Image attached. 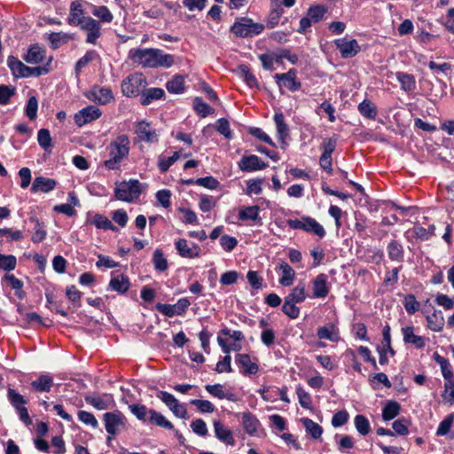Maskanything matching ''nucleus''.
<instances>
[{
  "label": "nucleus",
  "mask_w": 454,
  "mask_h": 454,
  "mask_svg": "<svg viewBox=\"0 0 454 454\" xmlns=\"http://www.w3.org/2000/svg\"><path fill=\"white\" fill-rule=\"evenodd\" d=\"M129 58L145 68L170 67L174 65V56L165 54L160 49H131L129 51Z\"/></svg>",
  "instance_id": "f257e3e1"
},
{
  "label": "nucleus",
  "mask_w": 454,
  "mask_h": 454,
  "mask_svg": "<svg viewBox=\"0 0 454 454\" xmlns=\"http://www.w3.org/2000/svg\"><path fill=\"white\" fill-rule=\"evenodd\" d=\"M129 145L127 135H120L111 141L107 146L109 158L104 161V166L111 170L119 169L121 161L129 156Z\"/></svg>",
  "instance_id": "f03ea898"
},
{
  "label": "nucleus",
  "mask_w": 454,
  "mask_h": 454,
  "mask_svg": "<svg viewBox=\"0 0 454 454\" xmlns=\"http://www.w3.org/2000/svg\"><path fill=\"white\" fill-rule=\"evenodd\" d=\"M141 193V184L137 179L123 181L114 190L116 199L126 202L138 199Z\"/></svg>",
  "instance_id": "7ed1b4c3"
},
{
  "label": "nucleus",
  "mask_w": 454,
  "mask_h": 454,
  "mask_svg": "<svg viewBox=\"0 0 454 454\" xmlns=\"http://www.w3.org/2000/svg\"><path fill=\"white\" fill-rule=\"evenodd\" d=\"M146 84V79L142 73H134L122 81L121 91L126 97H137L141 95Z\"/></svg>",
  "instance_id": "20e7f679"
},
{
  "label": "nucleus",
  "mask_w": 454,
  "mask_h": 454,
  "mask_svg": "<svg viewBox=\"0 0 454 454\" xmlns=\"http://www.w3.org/2000/svg\"><path fill=\"white\" fill-rule=\"evenodd\" d=\"M286 223L287 225L294 230H303L320 238L325 235L324 227L315 219L309 216H303L301 219H289Z\"/></svg>",
  "instance_id": "39448f33"
},
{
  "label": "nucleus",
  "mask_w": 454,
  "mask_h": 454,
  "mask_svg": "<svg viewBox=\"0 0 454 454\" xmlns=\"http://www.w3.org/2000/svg\"><path fill=\"white\" fill-rule=\"evenodd\" d=\"M264 27L262 24L254 23L250 19H241L231 27V31L239 37H247L258 35L262 32Z\"/></svg>",
  "instance_id": "423d86ee"
},
{
  "label": "nucleus",
  "mask_w": 454,
  "mask_h": 454,
  "mask_svg": "<svg viewBox=\"0 0 454 454\" xmlns=\"http://www.w3.org/2000/svg\"><path fill=\"white\" fill-rule=\"evenodd\" d=\"M296 74V70L292 68L287 73L276 74L274 78L280 90L284 86L291 91H296L301 86V82L297 80Z\"/></svg>",
  "instance_id": "0eeeda50"
},
{
  "label": "nucleus",
  "mask_w": 454,
  "mask_h": 454,
  "mask_svg": "<svg viewBox=\"0 0 454 454\" xmlns=\"http://www.w3.org/2000/svg\"><path fill=\"white\" fill-rule=\"evenodd\" d=\"M79 27L87 32L86 43L96 44L97 40L101 36V27L99 21L91 17H87Z\"/></svg>",
  "instance_id": "6e6552de"
},
{
  "label": "nucleus",
  "mask_w": 454,
  "mask_h": 454,
  "mask_svg": "<svg viewBox=\"0 0 454 454\" xmlns=\"http://www.w3.org/2000/svg\"><path fill=\"white\" fill-rule=\"evenodd\" d=\"M158 398H160L176 417L185 419L187 414L186 408L183 404H180L178 400L172 394L166 391H160Z\"/></svg>",
  "instance_id": "1a4fd4ad"
},
{
  "label": "nucleus",
  "mask_w": 454,
  "mask_h": 454,
  "mask_svg": "<svg viewBox=\"0 0 454 454\" xmlns=\"http://www.w3.org/2000/svg\"><path fill=\"white\" fill-rule=\"evenodd\" d=\"M337 49L344 59L356 56L360 51V45L355 39L348 40L347 38H340L334 41Z\"/></svg>",
  "instance_id": "9d476101"
},
{
  "label": "nucleus",
  "mask_w": 454,
  "mask_h": 454,
  "mask_svg": "<svg viewBox=\"0 0 454 454\" xmlns=\"http://www.w3.org/2000/svg\"><path fill=\"white\" fill-rule=\"evenodd\" d=\"M101 116V111L95 106H88L74 114V122L82 127Z\"/></svg>",
  "instance_id": "9b49d317"
},
{
  "label": "nucleus",
  "mask_w": 454,
  "mask_h": 454,
  "mask_svg": "<svg viewBox=\"0 0 454 454\" xmlns=\"http://www.w3.org/2000/svg\"><path fill=\"white\" fill-rule=\"evenodd\" d=\"M124 416L119 412H106L104 414L105 427L108 434H115L124 427Z\"/></svg>",
  "instance_id": "f8f14e48"
},
{
  "label": "nucleus",
  "mask_w": 454,
  "mask_h": 454,
  "mask_svg": "<svg viewBox=\"0 0 454 454\" xmlns=\"http://www.w3.org/2000/svg\"><path fill=\"white\" fill-rule=\"evenodd\" d=\"M382 345L377 348L380 355V364H386L388 362L387 353L389 352L392 356L395 355V350L391 346L390 326L386 325L382 331Z\"/></svg>",
  "instance_id": "ddd939ff"
},
{
  "label": "nucleus",
  "mask_w": 454,
  "mask_h": 454,
  "mask_svg": "<svg viewBox=\"0 0 454 454\" xmlns=\"http://www.w3.org/2000/svg\"><path fill=\"white\" fill-rule=\"evenodd\" d=\"M88 16L84 15L82 2L81 0L72 1L70 4L67 23L70 26L79 27Z\"/></svg>",
  "instance_id": "4468645a"
},
{
  "label": "nucleus",
  "mask_w": 454,
  "mask_h": 454,
  "mask_svg": "<svg viewBox=\"0 0 454 454\" xmlns=\"http://www.w3.org/2000/svg\"><path fill=\"white\" fill-rule=\"evenodd\" d=\"M87 98L93 102L106 105L114 99V95L110 89L96 86L87 94Z\"/></svg>",
  "instance_id": "2eb2a0df"
},
{
  "label": "nucleus",
  "mask_w": 454,
  "mask_h": 454,
  "mask_svg": "<svg viewBox=\"0 0 454 454\" xmlns=\"http://www.w3.org/2000/svg\"><path fill=\"white\" fill-rule=\"evenodd\" d=\"M312 290L314 298H325L330 292L328 277L323 273L318 274L312 280Z\"/></svg>",
  "instance_id": "dca6fc26"
},
{
  "label": "nucleus",
  "mask_w": 454,
  "mask_h": 454,
  "mask_svg": "<svg viewBox=\"0 0 454 454\" xmlns=\"http://www.w3.org/2000/svg\"><path fill=\"white\" fill-rule=\"evenodd\" d=\"M239 167L242 171H254L264 169L268 167V163L261 161L256 155L244 156L239 162Z\"/></svg>",
  "instance_id": "f3484780"
},
{
  "label": "nucleus",
  "mask_w": 454,
  "mask_h": 454,
  "mask_svg": "<svg viewBox=\"0 0 454 454\" xmlns=\"http://www.w3.org/2000/svg\"><path fill=\"white\" fill-rule=\"evenodd\" d=\"M138 138L145 142L154 143L158 141V135L150 128L149 123L145 121L138 122L135 129Z\"/></svg>",
  "instance_id": "a211bd4d"
},
{
  "label": "nucleus",
  "mask_w": 454,
  "mask_h": 454,
  "mask_svg": "<svg viewBox=\"0 0 454 454\" xmlns=\"http://www.w3.org/2000/svg\"><path fill=\"white\" fill-rule=\"evenodd\" d=\"M176 248L183 257L194 258L200 254V247L197 245L188 246L187 240L180 239L176 242Z\"/></svg>",
  "instance_id": "6ab92c4d"
},
{
  "label": "nucleus",
  "mask_w": 454,
  "mask_h": 454,
  "mask_svg": "<svg viewBox=\"0 0 454 454\" xmlns=\"http://www.w3.org/2000/svg\"><path fill=\"white\" fill-rule=\"evenodd\" d=\"M214 430L215 436L221 442H224L227 445L234 444L232 432L228 427H226L222 422L218 420L214 421Z\"/></svg>",
  "instance_id": "aec40b11"
},
{
  "label": "nucleus",
  "mask_w": 454,
  "mask_h": 454,
  "mask_svg": "<svg viewBox=\"0 0 454 454\" xmlns=\"http://www.w3.org/2000/svg\"><path fill=\"white\" fill-rule=\"evenodd\" d=\"M237 364L243 369V374L251 375L258 372V365L256 363L251 361V358L247 354H239L236 356Z\"/></svg>",
  "instance_id": "412c9836"
},
{
  "label": "nucleus",
  "mask_w": 454,
  "mask_h": 454,
  "mask_svg": "<svg viewBox=\"0 0 454 454\" xmlns=\"http://www.w3.org/2000/svg\"><path fill=\"white\" fill-rule=\"evenodd\" d=\"M56 186V181L51 178H47L43 176H37L35 178L31 192H49L51 190H53Z\"/></svg>",
  "instance_id": "4be33fe9"
},
{
  "label": "nucleus",
  "mask_w": 454,
  "mask_h": 454,
  "mask_svg": "<svg viewBox=\"0 0 454 454\" xmlns=\"http://www.w3.org/2000/svg\"><path fill=\"white\" fill-rule=\"evenodd\" d=\"M165 96V91L160 88L144 89L141 93L140 102L143 106L150 105L153 100H158Z\"/></svg>",
  "instance_id": "5701e85b"
},
{
  "label": "nucleus",
  "mask_w": 454,
  "mask_h": 454,
  "mask_svg": "<svg viewBox=\"0 0 454 454\" xmlns=\"http://www.w3.org/2000/svg\"><path fill=\"white\" fill-rule=\"evenodd\" d=\"M7 65L12 70V74L17 77H26V73L29 70V67L24 65L20 60L13 56H9Z\"/></svg>",
  "instance_id": "b1692460"
},
{
  "label": "nucleus",
  "mask_w": 454,
  "mask_h": 454,
  "mask_svg": "<svg viewBox=\"0 0 454 454\" xmlns=\"http://www.w3.org/2000/svg\"><path fill=\"white\" fill-rule=\"evenodd\" d=\"M109 286L112 290L119 294H124L129 287V278L124 275L113 277L110 280Z\"/></svg>",
  "instance_id": "393cba45"
},
{
  "label": "nucleus",
  "mask_w": 454,
  "mask_h": 454,
  "mask_svg": "<svg viewBox=\"0 0 454 454\" xmlns=\"http://www.w3.org/2000/svg\"><path fill=\"white\" fill-rule=\"evenodd\" d=\"M274 121L276 124L278 139L282 142V144H285V139L288 136L289 129L285 121L284 114L281 112L276 113L274 115Z\"/></svg>",
  "instance_id": "a878e982"
},
{
  "label": "nucleus",
  "mask_w": 454,
  "mask_h": 454,
  "mask_svg": "<svg viewBox=\"0 0 454 454\" xmlns=\"http://www.w3.org/2000/svg\"><path fill=\"white\" fill-rule=\"evenodd\" d=\"M31 386L37 392H50L53 386V380L49 375L42 374L31 382Z\"/></svg>",
  "instance_id": "bb28decb"
},
{
  "label": "nucleus",
  "mask_w": 454,
  "mask_h": 454,
  "mask_svg": "<svg viewBox=\"0 0 454 454\" xmlns=\"http://www.w3.org/2000/svg\"><path fill=\"white\" fill-rule=\"evenodd\" d=\"M279 269L283 273V276L278 280L279 284L283 286H290L294 283L295 278L294 270L285 262L279 264Z\"/></svg>",
  "instance_id": "cd10ccee"
},
{
  "label": "nucleus",
  "mask_w": 454,
  "mask_h": 454,
  "mask_svg": "<svg viewBox=\"0 0 454 454\" xmlns=\"http://www.w3.org/2000/svg\"><path fill=\"white\" fill-rule=\"evenodd\" d=\"M403 334V341L405 343L413 344L417 348H422L425 346V341L421 336L415 335L413 327L407 326L402 329Z\"/></svg>",
  "instance_id": "c85d7f7f"
},
{
  "label": "nucleus",
  "mask_w": 454,
  "mask_h": 454,
  "mask_svg": "<svg viewBox=\"0 0 454 454\" xmlns=\"http://www.w3.org/2000/svg\"><path fill=\"white\" fill-rule=\"evenodd\" d=\"M30 222L34 223L35 232L32 235L31 240L33 243H40L43 239H45L47 236V231L44 229V223H41L39 219L35 216H31L29 218Z\"/></svg>",
  "instance_id": "c756f323"
},
{
  "label": "nucleus",
  "mask_w": 454,
  "mask_h": 454,
  "mask_svg": "<svg viewBox=\"0 0 454 454\" xmlns=\"http://www.w3.org/2000/svg\"><path fill=\"white\" fill-rule=\"evenodd\" d=\"M397 81L401 84V89L406 92L412 91L416 87L415 77L412 74L397 72L395 74Z\"/></svg>",
  "instance_id": "7c9ffc66"
},
{
  "label": "nucleus",
  "mask_w": 454,
  "mask_h": 454,
  "mask_svg": "<svg viewBox=\"0 0 454 454\" xmlns=\"http://www.w3.org/2000/svg\"><path fill=\"white\" fill-rule=\"evenodd\" d=\"M401 410V405L396 401H387L382 409V419L385 421L395 419Z\"/></svg>",
  "instance_id": "2f4dec72"
},
{
  "label": "nucleus",
  "mask_w": 454,
  "mask_h": 454,
  "mask_svg": "<svg viewBox=\"0 0 454 454\" xmlns=\"http://www.w3.org/2000/svg\"><path fill=\"white\" fill-rule=\"evenodd\" d=\"M45 57V50L38 45H33L29 48L27 54L25 57V60L27 63L38 64L43 61Z\"/></svg>",
  "instance_id": "473e14b6"
},
{
  "label": "nucleus",
  "mask_w": 454,
  "mask_h": 454,
  "mask_svg": "<svg viewBox=\"0 0 454 454\" xmlns=\"http://www.w3.org/2000/svg\"><path fill=\"white\" fill-rule=\"evenodd\" d=\"M150 423L154 424L158 427L166 428V429H173V424L168 421L161 413L156 411L155 410H149V420Z\"/></svg>",
  "instance_id": "72a5a7b5"
},
{
  "label": "nucleus",
  "mask_w": 454,
  "mask_h": 454,
  "mask_svg": "<svg viewBox=\"0 0 454 454\" xmlns=\"http://www.w3.org/2000/svg\"><path fill=\"white\" fill-rule=\"evenodd\" d=\"M237 73L250 88H258L257 80L247 66L239 65L238 67Z\"/></svg>",
  "instance_id": "f704fd0d"
},
{
  "label": "nucleus",
  "mask_w": 454,
  "mask_h": 454,
  "mask_svg": "<svg viewBox=\"0 0 454 454\" xmlns=\"http://www.w3.org/2000/svg\"><path fill=\"white\" fill-rule=\"evenodd\" d=\"M301 421L306 430V433L311 437L318 439L322 435L323 429L320 425L308 418H302Z\"/></svg>",
  "instance_id": "c9c22d12"
},
{
  "label": "nucleus",
  "mask_w": 454,
  "mask_h": 454,
  "mask_svg": "<svg viewBox=\"0 0 454 454\" xmlns=\"http://www.w3.org/2000/svg\"><path fill=\"white\" fill-rule=\"evenodd\" d=\"M241 416L243 427L246 432L249 434H254L260 424L258 419L249 412H244Z\"/></svg>",
  "instance_id": "e433bc0d"
},
{
  "label": "nucleus",
  "mask_w": 454,
  "mask_h": 454,
  "mask_svg": "<svg viewBox=\"0 0 454 454\" xmlns=\"http://www.w3.org/2000/svg\"><path fill=\"white\" fill-rule=\"evenodd\" d=\"M166 88L169 93L180 94L184 91V76L175 75L166 84Z\"/></svg>",
  "instance_id": "4c0bfd02"
},
{
  "label": "nucleus",
  "mask_w": 454,
  "mask_h": 454,
  "mask_svg": "<svg viewBox=\"0 0 454 454\" xmlns=\"http://www.w3.org/2000/svg\"><path fill=\"white\" fill-rule=\"evenodd\" d=\"M388 257L392 261L401 262L403 260V246L395 240H392L387 247Z\"/></svg>",
  "instance_id": "58836bf2"
},
{
  "label": "nucleus",
  "mask_w": 454,
  "mask_h": 454,
  "mask_svg": "<svg viewBox=\"0 0 454 454\" xmlns=\"http://www.w3.org/2000/svg\"><path fill=\"white\" fill-rule=\"evenodd\" d=\"M307 295L305 292V285L299 284L292 289L290 294L285 298L293 303H301L305 301Z\"/></svg>",
  "instance_id": "ea45409f"
},
{
  "label": "nucleus",
  "mask_w": 454,
  "mask_h": 454,
  "mask_svg": "<svg viewBox=\"0 0 454 454\" xmlns=\"http://www.w3.org/2000/svg\"><path fill=\"white\" fill-rule=\"evenodd\" d=\"M359 113L365 118L374 120L377 116V107L370 100L364 99L358 106Z\"/></svg>",
  "instance_id": "a19ab883"
},
{
  "label": "nucleus",
  "mask_w": 454,
  "mask_h": 454,
  "mask_svg": "<svg viewBox=\"0 0 454 454\" xmlns=\"http://www.w3.org/2000/svg\"><path fill=\"white\" fill-rule=\"evenodd\" d=\"M428 327L434 332H440L443 328L444 319L441 311H434L427 317Z\"/></svg>",
  "instance_id": "79ce46f5"
},
{
  "label": "nucleus",
  "mask_w": 454,
  "mask_h": 454,
  "mask_svg": "<svg viewBox=\"0 0 454 454\" xmlns=\"http://www.w3.org/2000/svg\"><path fill=\"white\" fill-rule=\"evenodd\" d=\"M317 335L320 340H328L331 341H337L339 339L336 328L333 325L319 327Z\"/></svg>",
  "instance_id": "37998d69"
},
{
  "label": "nucleus",
  "mask_w": 454,
  "mask_h": 454,
  "mask_svg": "<svg viewBox=\"0 0 454 454\" xmlns=\"http://www.w3.org/2000/svg\"><path fill=\"white\" fill-rule=\"evenodd\" d=\"M48 39L51 43L52 49H58L61 45L67 43L70 39L71 35L66 33H51L48 35Z\"/></svg>",
  "instance_id": "c03bdc74"
},
{
  "label": "nucleus",
  "mask_w": 454,
  "mask_h": 454,
  "mask_svg": "<svg viewBox=\"0 0 454 454\" xmlns=\"http://www.w3.org/2000/svg\"><path fill=\"white\" fill-rule=\"evenodd\" d=\"M91 12L95 17L98 18L99 20L102 22L110 23L114 19V16L111 13V12L109 11V9L104 5H102V6L92 5Z\"/></svg>",
  "instance_id": "a18cd8bd"
},
{
  "label": "nucleus",
  "mask_w": 454,
  "mask_h": 454,
  "mask_svg": "<svg viewBox=\"0 0 454 454\" xmlns=\"http://www.w3.org/2000/svg\"><path fill=\"white\" fill-rule=\"evenodd\" d=\"M129 410L140 421L149 420V410L143 404H129Z\"/></svg>",
  "instance_id": "49530a36"
},
{
  "label": "nucleus",
  "mask_w": 454,
  "mask_h": 454,
  "mask_svg": "<svg viewBox=\"0 0 454 454\" xmlns=\"http://www.w3.org/2000/svg\"><path fill=\"white\" fill-rule=\"evenodd\" d=\"M355 427L361 435L369 434L371 427L367 418L364 415L358 414L354 419Z\"/></svg>",
  "instance_id": "de8ad7c7"
},
{
  "label": "nucleus",
  "mask_w": 454,
  "mask_h": 454,
  "mask_svg": "<svg viewBox=\"0 0 454 454\" xmlns=\"http://www.w3.org/2000/svg\"><path fill=\"white\" fill-rule=\"evenodd\" d=\"M193 108L195 112L202 117H207L214 112L213 108L199 97L195 98L193 100Z\"/></svg>",
  "instance_id": "09e8293b"
},
{
  "label": "nucleus",
  "mask_w": 454,
  "mask_h": 454,
  "mask_svg": "<svg viewBox=\"0 0 454 454\" xmlns=\"http://www.w3.org/2000/svg\"><path fill=\"white\" fill-rule=\"evenodd\" d=\"M98 229L111 230L116 231L118 229L112 222L103 215H96L91 222Z\"/></svg>",
  "instance_id": "8fccbe9b"
},
{
  "label": "nucleus",
  "mask_w": 454,
  "mask_h": 454,
  "mask_svg": "<svg viewBox=\"0 0 454 454\" xmlns=\"http://www.w3.org/2000/svg\"><path fill=\"white\" fill-rule=\"evenodd\" d=\"M327 9L324 5H314L309 8L307 15L314 23H317L323 20Z\"/></svg>",
  "instance_id": "3c124183"
},
{
  "label": "nucleus",
  "mask_w": 454,
  "mask_h": 454,
  "mask_svg": "<svg viewBox=\"0 0 454 454\" xmlns=\"http://www.w3.org/2000/svg\"><path fill=\"white\" fill-rule=\"evenodd\" d=\"M37 141L39 145L44 150L48 151L52 147L51 137L49 129H41L37 133Z\"/></svg>",
  "instance_id": "603ef678"
},
{
  "label": "nucleus",
  "mask_w": 454,
  "mask_h": 454,
  "mask_svg": "<svg viewBox=\"0 0 454 454\" xmlns=\"http://www.w3.org/2000/svg\"><path fill=\"white\" fill-rule=\"evenodd\" d=\"M153 263L154 269L159 271H164L168 269V261L160 249H156L153 254Z\"/></svg>",
  "instance_id": "864d4df0"
},
{
  "label": "nucleus",
  "mask_w": 454,
  "mask_h": 454,
  "mask_svg": "<svg viewBox=\"0 0 454 454\" xmlns=\"http://www.w3.org/2000/svg\"><path fill=\"white\" fill-rule=\"evenodd\" d=\"M282 14H283V8L281 7V5L278 3L276 2L275 6L272 8V10L270 12L267 26L270 28L275 27L278 25Z\"/></svg>",
  "instance_id": "5fc2aeb1"
},
{
  "label": "nucleus",
  "mask_w": 454,
  "mask_h": 454,
  "mask_svg": "<svg viewBox=\"0 0 454 454\" xmlns=\"http://www.w3.org/2000/svg\"><path fill=\"white\" fill-rule=\"evenodd\" d=\"M240 220L256 221L259 218V207L257 206L247 207L239 213Z\"/></svg>",
  "instance_id": "6e6d98bb"
},
{
  "label": "nucleus",
  "mask_w": 454,
  "mask_h": 454,
  "mask_svg": "<svg viewBox=\"0 0 454 454\" xmlns=\"http://www.w3.org/2000/svg\"><path fill=\"white\" fill-rule=\"evenodd\" d=\"M17 265V259L14 255H5L0 253V269L11 271L15 269Z\"/></svg>",
  "instance_id": "4d7b16f0"
},
{
  "label": "nucleus",
  "mask_w": 454,
  "mask_h": 454,
  "mask_svg": "<svg viewBox=\"0 0 454 454\" xmlns=\"http://www.w3.org/2000/svg\"><path fill=\"white\" fill-rule=\"evenodd\" d=\"M205 388L210 395L220 399L227 398L228 400H233V394L225 395L223 387L220 384L207 385Z\"/></svg>",
  "instance_id": "13d9d810"
},
{
  "label": "nucleus",
  "mask_w": 454,
  "mask_h": 454,
  "mask_svg": "<svg viewBox=\"0 0 454 454\" xmlns=\"http://www.w3.org/2000/svg\"><path fill=\"white\" fill-rule=\"evenodd\" d=\"M282 311L291 319L298 318L300 316V309L295 303H293L287 300H285Z\"/></svg>",
  "instance_id": "bf43d9fd"
},
{
  "label": "nucleus",
  "mask_w": 454,
  "mask_h": 454,
  "mask_svg": "<svg viewBox=\"0 0 454 454\" xmlns=\"http://www.w3.org/2000/svg\"><path fill=\"white\" fill-rule=\"evenodd\" d=\"M7 395L9 401L15 409L23 407L24 404L26 403V400L24 399V397L12 388L8 389Z\"/></svg>",
  "instance_id": "052dcab7"
},
{
  "label": "nucleus",
  "mask_w": 454,
  "mask_h": 454,
  "mask_svg": "<svg viewBox=\"0 0 454 454\" xmlns=\"http://www.w3.org/2000/svg\"><path fill=\"white\" fill-rule=\"evenodd\" d=\"M179 159V153L175 152L171 157L168 158H160L159 160V168L161 173H165L168 170L171 165H173Z\"/></svg>",
  "instance_id": "680f3d73"
},
{
  "label": "nucleus",
  "mask_w": 454,
  "mask_h": 454,
  "mask_svg": "<svg viewBox=\"0 0 454 454\" xmlns=\"http://www.w3.org/2000/svg\"><path fill=\"white\" fill-rule=\"evenodd\" d=\"M296 394L298 395L299 403L301 407L306 409L311 408V397L308 392L304 390L302 387H297Z\"/></svg>",
  "instance_id": "e2e57ef3"
},
{
  "label": "nucleus",
  "mask_w": 454,
  "mask_h": 454,
  "mask_svg": "<svg viewBox=\"0 0 454 454\" xmlns=\"http://www.w3.org/2000/svg\"><path fill=\"white\" fill-rule=\"evenodd\" d=\"M78 418L83 424L90 426L93 428H96L98 426V420L96 419L95 416L90 412L85 411H79Z\"/></svg>",
  "instance_id": "0e129e2a"
},
{
  "label": "nucleus",
  "mask_w": 454,
  "mask_h": 454,
  "mask_svg": "<svg viewBox=\"0 0 454 454\" xmlns=\"http://www.w3.org/2000/svg\"><path fill=\"white\" fill-rule=\"evenodd\" d=\"M404 308L409 314H414L419 309V303L413 294H408L404 298Z\"/></svg>",
  "instance_id": "69168bd1"
},
{
  "label": "nucleus",
  "mask_w": 454,
  "mask_h": 454,
  "mask_svg": "<svg viewBox=\"0 0 454 454\" xmlns=\"http://www.w3.org/2000/svg\"><path fill=\"white\" fill-rule=\"evenodd\" d=\"M38 102L35 97H30L26 106V114L30 120H35L37 116Z\"/></svg>",
  "instance_id": "338daca9"
},
{
  "label": "nucleus",
  "mask_w": 454,
  "mask_h": 454,
  "mask_svg": "<svg viewBox=\"0 0 454 454\" xmlns=\"http://www.w3.org/2000/svg\"><path fill=\"white\" fill-rule=\"evenodd\" d=\"M454 421V413L448 415L439 425L436 434L438 435H445L450 429Z\"/></svg>",
  "instance_id": "774afa93"
}]
</instances>
